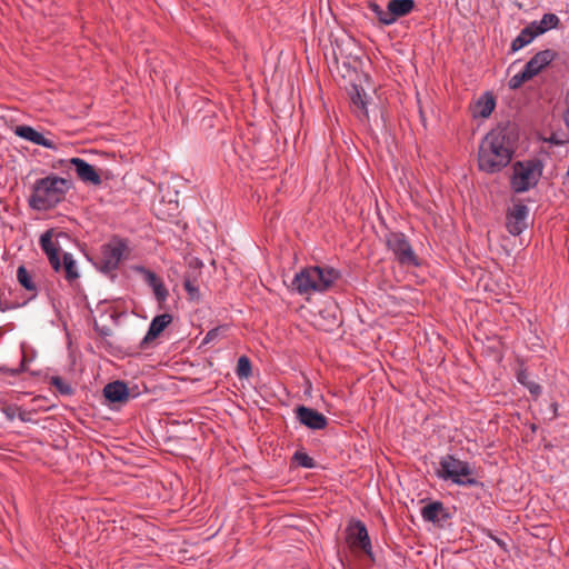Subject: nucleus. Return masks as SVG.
<instances>
[{
  "label": "nucleus",
  "mask_w": 569,
  "mask_h": 569,
  "mask_svg": "<svg viewBox=\"0 0 569 569\" xmlns=\"http://www.w3.org/2000/svg\"><path fill=\"white\" fill-rule=\"evenodd\" d=\"M513 154V146L507 131L497 128L488 132L479 144L478 167L486 173H497L507 167Z\"/></svg>",
  "instance_id": "1"
},
{
  "label": "nucleus",
  "mask_w": 569,
  "mask_h": 569,
  "mask_svg": "<svg viewBox=\"0 0 569 569\" xmlns=\"http://www.w3.org/2000/svg\"><path fill=\"white\" fill-rule=\"evenodd\" d=\"M71 182L64 178L50 174L36 180L28 199L29 207L38 211L53 209L66 199Z\"/></svg>",
  "instance_id": "2"
},
{
  "label": "nucleus",
  "mask_w": 569,
  "mask_h": 569,
  "mask_svg": "<svg viewBox=\"0 0 569 569\" xmlns=\"http://www.w3.org/2000/svg\"><path fill=\"white\" fill-rule=\"evenodd\" d=\"M339 277V272L331 267H309L296 274L291 287L300 295L323 292L330 289Z\"/></svg>",
  "instance_id": "3"
},
{
  "label": "nucleus",
  "mask_w": 569,
  "mask_h": 569,
  "mask_svg": "<svg viewBox=\"0 0 569 569\" xmlns=\"http://www.w3.org/2000/svg\"><path fill=\"white\" fill-rule=\"evenodd\" d=\"M60 237L67 238V233L62 231L56 233L53 229H49L41 234L39 241L40 247L46 253L52 269L56 272L63 271L66 280L72 282L79 278L77 264L72 254L68 252L63 253V262L61 263L59 256L61 247L58 241Z\"/></svg>",
  "instance_id": "4"
},
{
  "label": "nucleus",
  "mask_w": 569,
  "mask_h": 569,
  "mask_svg": "<svg viewBox=\"0 0 569 569\" xmlns=\"http://www.w3.org/2000/svg\"><path fill=\"white\" fill-rule=\"evenodd\" d=\"M437 476L443 480H450L458 486H475L477 480L473 478V469L467 461L457 459L451 455L441 457Z\"/></svg>",
  "instance_id": "5"
},
{
  "label": "nucleus",
  "mask_w": 569,
  "mask_h": 569,
  "mask_svg": "<svg viewBox=\"0 0 569 569\" xmlns=\"http://www.w3.org/2000/svg\"><path fill=\"white\" fill-rule=\"evenodd\" d=\"M413 0H389L387 10H383L379 4L372 2L369 4V9L385 26H390L397 21V19L408 16L415 9Z\"/></svg>",
  "instance_id": "6"
},
{
  "label": "nucleus",
  "mask_w": 569,
  "mask_h": 569,
  "mask_svg": "<svg viewBox=\"0 0 569 569\" xmlns=\"http://www.w3.org/2000/svg\"><path fill=\"white\" fill-rule=\"evenodd\" d=\"M100 253L101 270L103 272L114 271L128 253V242L126 239L113 237L109 242L101 246Z\"/></svg>",
  "instance_id": "7"
},
{
  "label": "nucleus",
  "mask_w": 569,
  "mask_h": 569,
  "mask_svg": "<svg viewBox=\"0 0 569 569\" xmlns=\"http://www.w3.org/2000/svg\"><path fill=\"white\" fill-rule=\"evenodd\" d=\"M540 172L537 163L532 161L516 162L511 177V187L515 192H525L537 183Z\"/></svg>",
  "instance_id": "8"
},
{
  "label": "nucleus",
  "mask_w": 569,
  "mask_h": 569,
  "mask_svg": "<svg viewBox=\"0 0 569 569\" xmlns=\"http://www.w3.org/2000/svg\"><path fill=\"white\" fill-rule=\"evenodd\" d=\"M387 246L396 259L405 266H416L417 257L403 233L391 232L387 236Z\"/></svg>",
  "instance_id": "9"
},
{
  "label": "nucleus",
  "mask_w": 569,
  "mask_h": 569,
  "mask_svg": "<svg viewBox=\"0 0 569 569\" xmlns=\"http://www.w3.org/2000/svg\"><path fill=\"white\" fill-rule=\"evenodd\" d=\"M293 412L298 422L311 430H322L327 427V417L312 408L298 406Z\"/></svg>",
  "instance_id": "10"
},
{
  "label": "nucleus",
  "mask_w": 569,
  "mask_h": 569,
  "mask_svg": "<svg viewBox=\"0 0 569 569\" xmlns=\"http://www.w3.org/2000/svg\"><path fill=\"white\" fill-rule=\"evenodd\" d=\"M347 540L351 548L361 549L367 555L371 556V542L368 530L361 521L349 526Z\"/></svg>",
  "instance_id": "11"
},
{
  "label": "nucleus",
  "mask_w": 569,
  "mask_h": 569,
  "mask_svg": "<svg viewBox=\"0 0 569 569\" xmlns=\"http://www.w3.org/2000/svg\"><path fill=\"white\" fill-rule=\"evenodd\" d=\"M528 213V207L522 203H516L509 209L506 226L511 234L518 236L527 228Z\"/></svg>",
  "instance_id": "12"
},
{
  "label": "nucleus",
  "mask_w": 569,
  "mask_h": 569,
  "mask_svg": "<svg viewBox=\"0 0 569 569\" xmlns=\"http://www.w3.org/2000/svg\"><path fill=\"white\" fill-rule=\"evenodd\" d=\"M172 322V316L170 313H161L156 316L150 326L149 329L143 337V339L140 341V349L144 350L152 346V342L162 333V331Z\"/></svg>",
  "instance_id": "13"
},
{
  "label": "nucleus",
  "mask_w": 569,
  "mask_h": 569,
  "mask_svg": "<svg viewBox=\"0 0 569 569\" xmlns=\"http://www.w3.org/2000/svg\"><path fill=\"white\" fill-rule=\"evenodd\" d=\"M69 163L82 182L90 183L92 186L101 184V177L92 164L81 158H71Z\"/></svg>",
  "instance_id": "14"
},
{
  "label": "nucleus",
  "mask_w": 569,
  "mask_h": 569,
  "mask_svg": "<svg viewBox=\"0 0 569 569\" xmlns=\"http://www.w3.org/2000/svg\"><path fill=\"white\" fill-rule=\"evenodd\" d=\"M14 133L22 139L33 142L34 144L49 149L56 148L52 140L47 139L42 133L38 132L30 126H17L14 128Z\"/></svg>",
  "instance_id": "15"
},
{
  "label": "nucleus",
  "mask_w": 569,
  "mask_h": 569,
  "mask_svg": "<svg viewBox=\"0 0 569 569\" xmlns=\"http://www.w3.org/2000/svg\"><path fill=\"white\" fill-rule=\"evenodd\" d=\"M423 520L440 523L449 519L450 515L440 501H432L421 509Z\"/></svg>",
  "instance_id": "16"
},
{
  "label": "nucleus",
  "mask_w": 569,
  "mask_h": 569,
  "mask_svg": "<svg viewBox=\"0 0 569 569\" xmlns=\"http://www.w3.org/2000/svg\"><path fill=\"white\" fill-rule=\"evenodd\" d=\"M143 274L146 282L148 283L149 287H151L156 300L161 307L169 297L168 289L166 288L162 279L158 277L153 271L143 269Z\"/></svg>",
  "instance_id": "17"
},
{
  "label": "nucleus",
  "mask_w": 569,
  "mask_h": 569,
  "mask_svg": "<svg viewBox=\"0 0 569 569\" xmlns=\"http://www.w3.org/2000/svg\"><path fill=\"white\" fill-rule=\"evenodd\" d=\"M103 396L110 402H126L129 399V389L122 381H113L103 388Z\"/></svg>",
  "instance_id": "18"
},
{
  "label": "nucleus",
  "mask_w": 569,
  "mask_h": 569,
  "mask_svg": "<svg viewBox=\"0 0 569 569\" xmlns=\"http://www.w3.org/2000/svg\"><path fill=\"white\" fill-rule=\"evenodd\" d=\"M201 262H197V266L190 268L183 277V287L190 299H198L200 297L198 279L201 274Z\"/></svg>",
  "instance_id": "19"
},
{
  "label": "nucleus",
  "mask_w": 569,
  "mask_h": 569,
  "mask_svg": "<svg viewBox=\"0 0 569 569\" xmlns=\"http://www.w3.org/2000/svg\"><path fill=\"white\" fill-rule=\"evenodd\" d=\"M553 52L551 50H545L538 52L535 57H532L525 66L527 72L532 77L536 76L543 67L549 64V62L553 59Z\"/></svg>",
  "instance_id": "20"
},
{
  "label": "nucleus",
  "mask_w": 569,
  "mask_h": 569,
  "mask_svg": "<svg viewBox=\"0 0 569 569\" xmlns=\"http://www.w3.org/2000/svg\"><path fill=\"white\" fill-rule=\"evenodd\" d=\"M17 280L21 287L31 293V298L37 297L38 286L34 282L32 274L27 270L24 266H20L18 268Z\"/></svg>",
  "instance_id": "21"
},
{
  "label": "nucleus",
  "mask_w": 569,
  "mask_h": 569,
  "mask_svg": "<svg viewBox=\"0 0 569 569\" xmlns=\"http://www.w3.org/2000/svg\"><path fill=\"white\" fill-rule=\"evenodd\" d=\"M559 23V18L555 13H546L540 21L530 23L531 29L536 34H542L546 31L556 28Z\"/></svg>",
  "instance_id": "22"
},
{
  "label": "nucleus",
  "mask_w": 569,
  "mask_h": 569,
  "mask_svg": "<svg viewBox=\"0 0 569 569\" xmlns=\"http://www.w3.org/2000/svg\"><path fill=\"white\" fill-rule=\"evenodd\" d=\"M495 106V98L487 93L476 102L473 113L481 118H488L492 113Z\"/></svg>",
  "instance_id": "23"
},
{
  "label": "nucleus",
  "mask_w": 569,
  "mask_h": 569,
  "mask_svg": "<svg viewBox=\"0 0 569 569\" xmlns=\"http://www.w3.org/2000/svg\"><path fill=\"white\" fill-rule=\"evenodd\" d=\"M350 99L352 104L361 112L363 117H368L367 110V94L366 92L357 86H352L350 91Z\"/></svg>",
  "instance_id": "24"
},
{
  "label": "nucleus",
  "mask_w": 569,
  "mask_h": 569,
  "mask_svg": "<svg viewBox=\"0 0 569 569\" xmlns=\"http://www.w3.org/2000/svg\"><path fill=\"white\" fill-rule=\"evenodd\" d=\"M538 34L533 32L530 24L526 27L520 34L512 41L511 49L517 51L525 46L529 44Z\"/></svg>",
  "instance_id": "25"
},
{
  "label": "nucleus",
  "mask_w": 569,
  "mask_h": 569,
  "mask_svg": "<svg viewBox=\"0 0 569 569\" xmlns=\"http://www.w3.org/2000/svg\"><path fill=\"white\" fill-rule=\"evenodd\" d=\"M292 467L315 468V460L303 450H298L292 456Z\"/></svg>",
  "instance_id": "26"
},
{
  "label": "nucleus",
  "mask_w": 569,
  "mask_h": 569,
  "mask_svg": "<svg viewBox=\"0 0 569 569\" xmlns=\"http://www.w3.org/2000/svg\"><path fill=\"white\" fill-rule=\"evenodd\" d=\"M236 373L240 379L248 378L251 375V362L248 357L241 356L238 359Z\"/></svg>",
  "instance_id": "27"
},
{
  "label": "nucleus",
  "mask_w": 569,
  "mask_h": 569,
  "mask_svg": "<svg viewBox=\"0 0 569 569\" xmlns=\"http://www.w3.org/2000/svg\"><path fill=\"white\" fill-rule=\"evenodd\" d=\"M53 386L61 395L70 396L73 390L69 383H67L61 377L54 376L50 380Z\"/></svg>",
  "instance_id": "28"
},
{
  "label": "nucleus",
  "mask_w": 569,
  "mask_h": 569,
  "mask_svg": "<svg viewBox=\"0 0 569 569\" xmlns=\"http://www.w3.org/2000/svg\"><path fill=\"white\" fill-rule=\"evenodd\" d=\"M532 78V76L530 73L527 72V69L523 68L522 71L518 72L517 74H515L513 77H511L510 81H509V86L510 88L512 89H517L519 88L522 83H525L526 81L530 80Z\"/></svg>",
  "instance_id": "29"
},
{
  "label": "nucleus",
  "mask_w": 569,
  "mask_h": 569,
  "mask_svg": "<svg viewBox=\"0 0 569 569\" xmlns=\"http://www.w3.org/2000/svg\"><path fill=\"white\" fill-rule=\"evenodd\" d=\"M26 370V357L23 356L19 368H8L6 366H0V376L17 377Z\"/></svg>",
  "instance_id": "30"
},
{
  "label": "nucleus",
  "mask_w": 569,
  "mask_h": 569,
  "mask_svg": "<svg viewBox=\"0 0 569 569\" xmlns=\"http://www.w3.org/2000/svg\"><path fill=\"white\" fill-rule=\"evenodd\" d=\"M280 213L281 210L278 208L270 209L266 213V219L269 221L271 228H277L278 223L282 227L283 221L280 219Z\"/></svg>",
  "instance_id": "31"
},
{
  "label": "nucleus",
  "mask_w": 569,
  "mask_h": 569,
  "mask_svg": "<svg viewBox=\"0 0 569 569\" xmlns=\"http://www.w3.org/2000/svg\"><path fill=\"white\" fill-rule=\"evenodd\" d=\"M226 329H227V327L223 326V327H216V328L209 330L207 332V335L204 336L202 343H209V342L216 340L220 336L221 331L226 330Z\"/></svg>",
  "instance_id": "32"
},
{
  "label": "nucleus",
  "mask_w": 569,
  "mask_h": 569,
  "mask_svg": "<svg viewBox=\"0 0 569 569\" xmlns=\"http://www.w3.org/2000/svg\"><path fill=\"white\" fill-rule=\"evenodd\" d=\"M19 407L17 406H6L2 408V412L6 415L7 419L12 421L16 417H18Z\"/></svg>",
  "instance_id": "33"
},
{
  "label": "nucleus",
  "mask_w": 569,
  "mask_h": 569,
  "mask_svg": "<svg viewBox=\"0 0 569 569\" xmlns=\"http://www.w3.org/2000/svg\"><path fill=\"white\" fill-rule=\"evenodd\" d=\"M14 307H16V306H13V305H9L7 301H3V300H2V293L0 292V310H1L2 312H4V311H8V310H10V309H12V308H14Z\"/></svg>",
  "instance_id": "34"
},
{
  "label": "nucleus",
  "mask_w": 569,
  "mask_h": 569,
  "mask_svg": "<svg viewBox=\"0 0 569 569\" xmlns=\"http://www.w3.org/2000/svg\"><path fill=\"white\" fill-rule=\"evenodd\" d=\"M18 418L23 422L30 421L29 412L21 410L20 408L18 410Z\"/></svg>",
  "instance_id": "35"
},
{
  "label": "nucleus",
  "mask_w": 569,
  "mask_h": 569,
  "mask_svg": "<svg viewBox=\"0 0 569 569\" xmlns=\"http://www.w3.org/2000/svg\"><path fill=\"white\" fill-rule=\"evenodd\" d=\"M529 390L531 393H535V395H539L540 391H541V388L539 385H536V383H531L528 386Z\"/></svg>",
  "instance_id": "36"
},
{
  "label": "nucleus",
  "mask_w": 569,
  "mask_h": 569,
  "mask_svg": "<svg viewBox=\"0 0 569 569\" xmlns=\"http://www.w3.org/2000/svg\"><path fill=\"white\" fill-rule=\"evenodd\" d=\"M288 517H289V516L287 515V518H288ZM286 528H287V537H288L289 535H291L290 532H288V530L290 529V531H293V530L297 528V525H296V523H293V522H289V521L287 520Z\"/></svg>",
  "instance_id": "37"
}]
</instances>
